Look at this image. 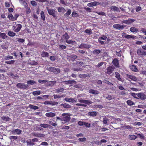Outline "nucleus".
Instances as JSON below:
<instances>
[{"mask_svg":"<svg viewBox=\"0 0 146 146\" xmlns=\"http://www.w3.org/2000/svg\"><path fill=\"white\" fill-rule=\"evenodd\" d=\"M78 102L83 104H75L76 106L86 107L87 106L86 105H90L92 103V102L91 101L86 100L79 99H78Z\"/></svg>","mask_w":146,"mask_h":146,"instance_id":"1","label":"nucleus"},{"mask_svg":"<svg viewBox=\"0 0 146 146\" xmlns=\"http://www.w3.org/2000/svg\"><path fill=\"white\" fill-rule=\"evenodd\" d=\"M48 70L49 72H52L55 74H59L60 72V70L59 68L54 67H50L48 68Z\"/></svg>","mask_w":146,"mask_h":146,"instance_id":"2","label":"nucleus"},{"mask_svg":"<svg viewBox=\"0 0 146 146\" xmlns=\"http://www.w3.org/2000/svg\"><path fill=\"white\" fill-rule=\"evenodd\" d=\"M22 27V25L20 24H16L15 25H13V29L15 32L18 33L19 32Z\"/></svg>","mask_w":146,"mask_h":146,"instance_id":"3","label":"nucleus"},{"mask_svg":"<svg viewBox=\"0 0 146 146\" xmlns=\"http://www.w3.org/2000/svg\"><path fill=\"white\" fill-rule=\"evenodd\" d=\"M46 9L50 15L52 16L55 19L57 18V17L56 16V13H57V11H56L54 9H49L47 7H46Z\"/></svg>","mask_w":146,"mask_h":146,"instance_id":"4","label":"nucleus"},{"mask_svg":"<svg viewBox=\"0 0 146 146\" xmlns=\"http://www.w3.org/2000/svg\"><path fill=\"white\" fill-rule=\"evenodd\" d=\"M16 86L18 88L25 90L28 87V84L25 85L24 83H18L17 84Z\"/></svg>","mask_w":146,"mask_h":146,"instance_id":"5","label":"nucleus"},{"mask_svg":"<svg viewBox=\"0 0 146 146\" xmlns=\"http://www.w3.org/2000/svg\"><path fill=\"white\" fill-rule=\"evenodd\" d=\"M91 47V46L90 45L85 43H82L78 47V48L80 49H89Z\"/></svg>","mask_w":146,"mask_h":146,"instance_id":"6","label":"nucleus"},{"mask_svg":"<svg viewBox=\"0 0 146 146\" xmlns=\"http://www.w3.org/2000/svg\"><path fill=\"white\" fill-rule=\"evenodd\" d=\"M137 53L139 56H142L146 55V51L141 49H138L137 51Z\"/></svg>","mask_w":146,"mask_h":146,"instance_id":"7","label":"nucleus"},{"mask_svg":"<svg viewBox=\"0 0 146 146\" xmlns=\"http://www.w3.org/2000/svg\"><path fill=\"white\" fill-rule=\"evenodd\" d=\"M115 67L113 66H110L107 68V72L106 73L108 74H111L114 70Z\"/></svg>","mask_w":146,"mask_h":146,"instance_id":"8","label":"nucleus"},{"mask_svg":"<svg viewBox=\"0 0 146 146\" xmlns=\"http://www.w3.org/2000/svg\"><path fill=\"white\" fill-rule=\"evenodd\" d=\"M138 99H140L142 100H144L146 99V95L143 93H139L137 94Z\"/></svg>","mask_w":146,"mask_h":146,"instance_id":"9","label":"nucleus"},{"mask_svg":"<svg viewBox=\"0 0 146 146\" xmlns=\"http://www.w3.org/2000/svg\"><path fill=\"white\" fill-rule=\"evenodd\" d=\"M125 27V25H123L118 24H114L113 26V27L114 28L119 30L123 29L124 27Z\"/></svg>","mask_w":146,"mask_h":146,"instance_id":"10","label":"nucleus"},{"mask_svg":"<svg viewBox=\"0 0 146 146\" xmlns=\"http://www.w3.org/2000/svg\"><path fill=\"white\" fill-rule=\"evenodd\" d=\"M112 63L117 68H119V61L117 58H115L113 60Z\"/></svg>","mask_w":146,"mask_h":146,"instance_id":"11","label":"nucleus"},{"mask_svg":"<svg viewBox=\"0 0 146 146\" xmlns=\"http://www.w3.org/2000/svg\"><path fill=\"white\" fill-rule=\"evenodd\" d=\"M135 21V20L133 19L129 18L128 20H123L122 21L123 23L127 24L129 25L131 24L133 22Z\"/></svg>","mask_w":146,"mask_h":146,"instance_id":"12","label":"nucleus"},{"mask_svg":"<svg viewBox=\"0 0 146 146\" xmlns=\"http://www.w3.org/2000/svg\"><path fill=\"white\" fill-rule=\"evenodd\" d=\"M11 132L14 135L17 134L19 135L21 133L22 130L19 129H14L12 130Z\"/></svg>","mask_w":146,"mask_h":146,"instance_id":"13","label":"nucleus"},{"mask_svg":"<svg viewBox=\"0 0 146 146\" xmlns=\"http://www.w3.org/2000/svg\"><path fill=\"white\" fill-rule=\"evenodd\" d=\"M32 135L37 137H43L45 136L44 134L40 133L38 132H33L31 133Z\"/></svg>","mask_w":146,"mask_h":146,"instance_id":"14","label":"nucleus"},{"mask_svg":"<svg viewBox=\"0 0 146 146\" xmlns=\"http://www.w3.org/2000/svg\"><path fill=\"white\" fill-rule=\"evenodd\" d=\"M100 3L99 2L94 1L88 3L87 4L88 6L90 7H93L99 5Z\"/></svg>","mask_w":146,"mask_h":146,"instance_id":"15","label":"nucleus"},{"mask_svg":"<svg viewBox=\"0 0 146 146\" xmlns=\"http://www.w3.org/2000/svg\"><path fill=\"white\" fill-rule=\"evenodd\" d=\"M122 36L123 37L127 39L134 38V36H133L128 35L125 33H122Z\"/></svg>","mask_w":146,"mask_h":146,"instance_id":"16","label":"nucleus"},{"mask_svg":"<svg viewBox=\"0 0 146 146\" xmlns=\"http://www.w3.org/2000/svg\"><path fill=\"white\" fill-rule=\"evenodd\" d=\"M125 76L128 78H129L132 80L136 81L137 80V78L134 76L128 74H126Z\"/></svg>","mask_w":146,"mask_h":146,"instance_id":"17","label":"nucleus"},{"mask_svg":"<svg viewBox=\"0 0 146 146\" xmlns=\"http://www.w3.org/2000/svg\"><path fill=\"white\" fill-rule=\"evenodd\" d=\"M71 118L69 116H63L61 118V121H64L65 123L69 122Z\"/></svg>","mask_w":146,"mask_h":146,"instance_id":"18","label":"nucleus"},{"mask_svg":"<svg viewBox=\"0 0 146 146\" xmlns=\"http://www.w3.org/2000/svg\"><path fill=\"white\" fill-rule=\"evenodd\" d=\"M115 77L119 81H121V82H123V80H122V79L121 77V76L120 74L117 72H115Z\"/></svg>","mask_w":146,"mask_h":146,"instance_id":"19","label":"nucleus"},{"mask_svg":"<svg viewBox=\"0 0 146 146\" xmlns=\"http://www.w3.org/2000/svg\"><path fill=\"white\" fill-rule=\"evenodd\" d=\"M129 67L130 69L133 71L137 72L139 71L138 69L134 65H131Z\"/></svg>","mask_w":146,"mask_h":146,"instance_id":"20","label":"nucleus"},{"mask_svg":"<svg viewBox=\"0 0 146 146\" xmlns=\"http://www.w3.org/2000/svg\"><path fill=\"white\" fill-rule=\"evenodd\" d=\"M63 82H64L65 84H76L77 83V82L74 80L65 81H63Z\"/></svg>","mask_w":146,"mask_h":146,"instance_id":"21","label":"nucleus"},{"mask_svg":"<svg viewBox=\"0 0 146 146\" xmlns=\"http://www.w3.org/2000/svg\"><path fill=\"white\" fill-rule=\"evenodd\" d=\"M89 92L90 94H97L99 93V91L93 89H90L89 90Z\"/></svg>","mask_w":146,"mask_h":146,"instance_id":"22","label":"nucleus"},{"mask_svg":"<svg viewBox=\"0 0 146 146\" xmlns=\"http://www.w3.org/2000/svg\"><path fill=\"white\" fill-rule=\"evenodd\" d=\"M64 100L66 102H69L73 103L74 102H76V101L73 98H66Z\"/></svg>","mask_w":146,"mask_h":146,"instance_id":"23","label":"nucleus"},{"mask_svg":"<svg viewBox=\"0 0 146 146\" xmlns=\"http://www.w3.org/2000/svg\"><path fill=\"white\" fill-rule=\"evenodd\" d=\"M0 37L3 39H6L8 37L5 33H2L1 32H0Z\"/></svg>","mask_w":146,"mask_h":146,"instance_id":"24","label":"nucleus"},{"mask_svg":"<svg viewBox=\"0 0 146 146\" xmlns=\"http://www.w3.org/2000/svg\"><path fill=\"white\" fill-rule=\"evenodd\" d=\"M55 114L54 113L52 112L47 113L45 114V115L48 117H53L55 115Z\"/></svg>","mask_w":146,"mask_h":146,"instance_id":"25","label":"nucleus"},{"mask_svg":"<svg viewBox=\"0 0 146 146\" xmlns=\"http://www.w3.org/2000/svg\"><path fill=\"white\" fill-rule=\"evenodd\" d=\"M56 93H59L60 92H63L64 91V89L63 88H60L55 90Z\"/></svg>","mask_w":146,"mask_h":146,"instance_id":"26","label":"nucleus"},{"mask_svg":"<svg viewBox=\"0 0 146 146\" xmlns=\"http://www.w3.org/2000/svg\"><path fill=\"white\" fill-rule=\"evenodd\" d=\"M8 35L11 37L14 36L16 35V33L13 31H9L8 33Z\"/></svg>","mask_w":146,"mask_h":146,"instance_id":"27","label":"nucleus"},{"mask_svg":"<svg viewBox=\"0 0 146 146\" xmlns=\"http://www.w3.org/2000/svg\"><path fill=\"white\" fill-rule=\"evenodd\" d=\"M56 83V81H50L48 82L47 83L48 86H52Z\"/></svg>","mask_w":146,"mask_h":146,"instance_id":"28","label":"nucleus"},{"mask_svg":"<svg viewBox=\"0 0 146 146\" xmlns=\"http://www.w3.org/2000/svg\"><path fill=\"white\" fill-rule=\"evenodd\" d=\"M41 55L43 57H48L49 56V54L47 52L43 51L41 54Z\"/></svg>","mask_w":146,"mask_h":146,"instance_id":"29","label":"nucleus"},{"mask_svg":"<svg viewBox=\"0 0 146 146\" xmlns=\"http://www.w3.org/2000/svg\"><path fill=\"white\" fill-rule=\"evenodd\" d=\"M62 38H65L66 39V40L70 38V36L66 32L65 34L62 36Z\"/></svg>","mask_w":146,"mask_h":146,"instance_id":"30","label":"nucleus"},{"mask_svg":"<svg viewBox=\"0 0 146 146\" xmlns=\"http://www.w3.org/2000/svg\"><path fill=\"white\" fill-rule=\"evenodd\" d=\"M29 107L31 109L34 110H37L39 108L38 106H34L31 104L29 105Z\"/></svg>","mask_w":146,"mask_h":146,"instance_id":"31","label":"nucleus"},{"mask_svg":"<svg viewBox=\"0 0 146 146\" xmlns=\"http://www.w3.org/2000/svg\"><path fill=\"white\" fill-rule=\"evenodd\" d=\"M41 18L43 21H44L45 20V18L44 13L43 11H42L40 12V13Z\"/></svg>","mask_w":146,"mask_h":146,"instance_id":"32","label":"nucleus"},{"mask_svg":"<svg viewBox=\"0 0 146 146\" xmlns=\"http://www.w3.org/2000/svg\"><path fill=\"white\" fill-rule=\"evenodd\" d=\"M64 96V95H60L57 94H54L53 95L54 98V99H56L57 98H60Z\"/></svg>","mask_w":146,"mask_h":146,"instance_id":"33","label":"nucleus"},{"mask_svg":"<svg viewBox=\"0 0 146 146\" xmlns=\"http://www.w3.org/2000/svg\"><path fill=\"white\" fill-rule=\"evenodd\" d=\"M64 108H70L71 107V106L68 104L65 103L64 104H62L61 105Z\"/></svg>","mask_w":146,"mask_h":146,"instance_id":"34","label":"nucleus"},{"mask_svg":"<svg viewBox=\"0 0 146 146\" xmlns=\"http://www.w3.org/2000/svg\"><path fill=\"white\" fill-rule=\"evenodd\" d=\"M58 11L59 12H61L62 11L64 12L66 11V10L64 8L62 7H59L57 8Z\"/></svg>","mask_w":146,"mask_h":146,"instance_id":"35","label":"nucleus"},{"mask_svg":"<svg viewBox=\"0 0 146 146\" xmlns=\"http://www.w3.org/2000/svg\"><path fill=\"white\" fill-rule=\"evenodd\" d=\"M1 119L3 121H9L11 119V118L8 117H6L5 116H3L1 117Z\"/></svg>","mask_w":146,"mask_h":146,"instance_id":"36","label":"nucleus"},{"mask_svg":"<svg viewBox=\"0 0 146 146\" xmlns=\"http://www.w3.org/2000/svg\"><path fill=\"white\" fill-rule=\"evenodd\" d=\"M40 126L44 128H48L50 126V125L49 124H47L45 123H41L40 124Z\"/></svg>","mask_w":146,"mask_h":146,"instance_id":"37","label":"nucleus"},{"mask_svg":"<svg viewBox=\"0 0 146 146\" xmlns=\"http://www.w3.org/2000/svg\"><path fill=\"white\" fill-rule=\"evenodd\" d=\"M138 29L135 27H132L130 29V31L133 33L137 32L138 31Z\"/></svg>","mask_w":146,"mask_h":146,"instance_id":"38","label":"nucleus"},{"mask_svg":"<svg viewBox=\"0 0 146 146\" xmlns=\"http://www.w3.org/2000/svg\"><path fill=\"white\" fill-rule=\"evenodd\" d=\"M89 115L93 117H94L96 115L97 113L96 111H91L88 113Z\"/></svg>","mask_w":146,"mask_h":146,"instance_id":"39","label":"nucleus"},{"mask_svg":"<svg viewBox=\"0 0 146 146\" xmlns=\"http://www.w3.org/2000/svg\"><path fill=\"white\" fill-rule=\"evenodd\" d=\"M19 1L21 3L22 5H23L25 7H27V3L25 1H24L22 0H20Z\"/></svg>","mask_w":146,"mask_h":146,"instance_id":"40","label":"nucleus"},{"mask_svg":"<svg viewBox=\"0 0 146 146\" xmlns=\"http://www.w3.org/2000/svg\"><path fill=\"white\" fill-rule=\"evenodd\" d=\"M13 58V57L12 56L10 55H7L5 57L4 59L5 60H7L10 59H12Z\"/></svg>","mask_w":146,"mask_h":146,"instance_id":"41","label":"nucleus"},{"mask_svg":"<svg viewBox=\"0 0 146 146\" xmlns=\"http://www.w3.org/2000/svg\"><path fill=\"white\" fill-rule=\"evenodd\" d=\"M126 102L127 105L130 106H132L134 104V102L131 100H127Z\"/></svg>","mask_w":146,"mask_h":146,"instance_id":"42","label":"nucleus"},{"mask_svg":"<svg viewBox=\"0 0 146 146\" xmlns=\"http://www.w3.org/2000/svg\"><path fill=\"white\" fill-rule=\"evenodd\" d=\"M15 62V60H11L10 61H7L5 62L6 63L9 64H14Z\"/></svg>","mask_w":146,"mask_h":146,"instance_id":"43","label":"nucleus"},{"mask_svg":"<svg viewBox=\"0 0 146 146\" xmlns=\"http://www.w3.org/2000/svg\"><path fill=\"white\" fill-rule=\"evenodd\" d=\"M71 9H69L68 10L67 12L64 14V16H68L71 14Z\"/></svg>","mask_w":146,"mask_h":146,"instance_id":"44","label":"nucleus"},{"mask_svg":"<svg viewBox=\"0 0 146 146\" xmlns=\"http://www.w3.org/2000/svg\"><path fill=\"white\" fill-rule=\"evenodd\" d=\"M101 52V51L99 49H95L93 52V53L95 54H98Z\"/></svg>","mask_w":146,"mask_h":146,"instance_id":"45","label":"nucleus"},{"mask_svg":"<svg viewBox=\"0 0 146 146\" xmlns=\"http://www.w3.org/2000/svg\"><path fill=\"white\" fill-rule=\"evenodd\" d=\"M8 18L10 20L12 21H14V18L13 15L12 14H9L8 15Z\"/></svg>","mask_w":146,"mask_h":146,"instance_id":"46","label":"nucleus"},{"mask_svg":"<svg viewBox=\"0 0 146 146\" xmlns=\"http://www.w3.org/2000/svg\"><path fill=\"white\" fill-rule=\"evenodd\" d=\"M59 48L61 50H64L66 48V46L62 44H60L58 46Z\"/></svg>","mask_w":146,"mask_h":146,"instance_id":"47","label":"nucleus"},{"mask_svg":"<svg viewBox=\"0 0 146 146\" xmlns=\"http://www.w3.org/2000/svg\"><path fill=\"white\" fill-rule=\"evenodd\" d=\"M90 74H80L79 75V76L81 78H85L86 77H90L89 76Z\"/></svg>","mask_w":146,"mask_h":146,"instance_id":"48","label":"nucleus"},{"mask_svg":"<svg viewBox=\"0 0 146 146\" xmlns=\"http://www.w3.org/2000/svg\"><path fill=\"white\" fill-rule=\"evenodd\" d=\"M84 32L89 35H91L92 33V30L91 29H86L84 31Z\"/></svg>","mask_w":146,"mask_h":146,"instance_id":"49","label":"nucleus"},{"mask_svg":"<svg viewBox=\"0 0 146 146\" xmlns=\"http://www.w3.org/2000/svg\"><path fill=\"white\" fill-rule=\"evenodd\" d=\"M27 83L28 84L33 85L34 84L36 83V82L33 80H30L27 81Z\"/></svg>","mask_w":146,"mask_h":146,"instance_id":"50","label":"nucleus"},{"mask_svg":"<svg viewBox=\"0 0 146 146\" xmlns=\"http://www.w3.org/2000/svg\"><path fill=\"white\" fill-rule=\"evenodd\" d=\"M40 94V91H36L33 92V94L34 96L39 95Z\"/></svg>","mask_w":146,"mask_h":146,"instance_id":"51","label":"nucleus"},{"mask_svg":"<svg viewBox=\"0 0 146 146\" xmlns=\"http://www.w3.org/2000/svg\"><path fill=\"white\" fill-rule=\"evenodd\" d=\"M130 140H135L137 138V136L135 135H130Z\"/></svg>","mask_w":146,"mask_h":146,"instance_id":"52","label":"nucleus"},{"mask_svg":"<svg viewBox=\"0 0 146 146\" xmlns=\"http://www.w3.org/2000/svg\"><path fill=\"white\" fill-rule=\"evenodd\" d=\"M72 16L73 17H79V15L75 12H73L72 14Z\"/></svg>","mask_w":146,"mask_h":146,"instance_id":"53","label":"nucleus"},{"mask_svg":"<svg viewBox=\"0 0 146 146\" xmlns=\"http://www.w3.org/2000/svg\"><path fill=\"white\" fill-rule=\"evenodd\" d=\"M111 9L113 11H118L119 9L118 7L115 6L112 7L111 8Z\"/></svg>","mask_w":146,"mask_h":146,"instance_id":"54","label":"nucleus"},{"mask_svg":"<svg viewBox=\"0 0 146 146\" xmlns=\"http://www.w3.org/2000/svg\"><path fill=\"white\" fill-rule=\"evenodd\" d=\"M9 138L11 140L14 139L15 140H16L18 138V137L17 136H14L13 135L10 136Z\"/></svg>","mask_w":146,"mask_h":146,"instance_id":"55","label":"nucleus"},{"mask_svg":"<svg viewBox=\"0 0 146 146\" xmlns=\"http://www.w3.org/2000/svg\"><path fill=\"white\" fill-rule=\"evenodd\" d=\"M58 104V102H52L50 101V105H52V106H54L55 105H57Z\"/></svg>","mask_w":146,"mask_h":146,"instance_id":"56","label":"nucleus"},{"mask_svg":"<svg viewBox=\"0 0 146 146\" xmlns=\"http://www.w3.org/2000/svg\"><path fill=\"white\" fill-rule=\"evenodd\" d=\"M48 123L54 127L56 126L57 125L56 123H54L52 121H49L48 122Z\"/></svg>","mask_w":146,"mask_h":146,"instance_id":"57","label":"nucleus"},{"mask_svg":"<svg viewBox=\"0 0 146 146\" xmlns=\"http://www.w3.org/2000/svg\"><path fill=\"white\" fill-rule=\"evenodd\" d=\"M66 41L67 43L69 44H73L74 42H75V41H73L72 40H68V39L67 40H66Z\"/></svg>","mask_w":146,"mask_h":146,"instance_id":"58","label":"nucleus"},{"mask_svg":"<svg viewBox=\"0 0 146 146\" xmlns=\"http://www.w3.org/2000/svg\"><path fill=\"white\" fill-rule=\"evenodd\" d=\"M47 81H48L47 80H42L39 79L38 80V82L40 83H41V84H43V83H46V82H47Z\"/></svg>","mask_w":146,"mask_h":146,"instance_id":"59","label":"nucleus"},{"mask_svg":"<svg viewBox=\"0 0 146 146\" xmlns=\"http://www.w3.org/2000/svg\"><path fill=\"white\" fill-rule=\"evenodd\" d=\"M17 41L18 42L21 43H23L25 42V39L21 38H18Z\"/></svg>","mask_w":146,"mask_h":146,"instance_id":"60","label":"nucleus"},{"mask_svg":"<svg viewBox=\"0 0 146 146\" xmlns=\"http://www.w3.org/2000/svg\"><path fill=\"white\" fill-rule=\"evenodd\" d=\"M86 139L85 137H84L83 138H80L78 139V140L79 141L82 142L86 141Z\"/></svg>","mask_w":146,"mask_h":146,"instance_id":"61","label":"nucleus"},{"mask_svg":"<svg viewBox=\"0 0 146 146\" xmlns=\"http://www.w3.org/2000/svg\"><path fill=\"white\" fill-rule=\"evenodd\" d=\"M98 15L102 16H106L105 13L101 11L100 12H96Z\"/></svg>","mask_w":146,"mask_h":146,"instance_id":"62","label":"nucleus"},{"mask_svg":"<svg viewBox=\"0 0 146 146\" xmlns=\"http://www.w3.org/2000/svg\"><path fill=\"white\" fill-rule=\"evenodd\" d=\"M50 59L52 61H54L56 59V57L55 56H50Z\"/></svg>","mask_w":146,"mask_h":146,"instance_id":"63","label":"nucleus"},{"mask_svg":"<svg viewBox=\"0 0 146 146\" xmlns=\"http://www.w3.org/2000/svg\"><path fill=\"white\" fill-rule=\"evenodd\" d=\"M108 119L106 118H103V122L104 124H106L107 123V121Z\"/></svg>","mask_w":146,"mask_h":146,"instance_id":"64","label":"nucleus"}]
</instances>
